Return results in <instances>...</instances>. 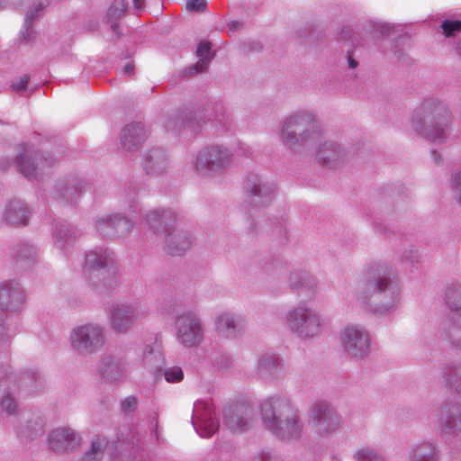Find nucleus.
<instances>
[{"instance_id":"nucleus-41","label":"nucleus","mask_w":461,"mask_h":461,"mask_svg":"<svg viewBox=\"0 0 461 461\" xmlns=\"http://www.w3.org/2000/svg\"><path fill=\"white\" fill-rule=\"evenodd\" d=\"M442 426L446 429L456 430L461 428V420L456 417L447 418L446 420L442 419Z\"/></svg>"},{"instance_id":"nucleus-38","label":"nucleus","mask_w":461,"mask_h":461,"mask_svg":"<svg viewBox=\"0 0 461 461\" xmlns=\"http://www.w3.org/2000/svg\"><path fill=\"white\" fill-rule=\"evenodd\" d=\"M335 149H336V147L334 144L332 143H325L323 145V150H327L329 152H331L332 154L331 155H322V150H319L318 151V156H319V159L320 161H321L323 164H326L327 160H330L331 159V158H333L335 156Z\"/></svg>"},{"instance_id":"nucleus-40","label":"nucleus","mask_w":461,"mask_h":461,"mask_svg":"<svg viewBox=\"0 0 461 461\" xmlns=\"http://www.w3.org/2000/svg\"><path fill=\"white\" fill-rule=\"evenodd\" d=\"M206 7L204 0H188L186 8L188 11H203Z\"/></svg>"},{"instance_id":"nucleus-2","label":"nucleus","mask_w":461,"mask_h":461,"mask_svg":"<svg viewBox=\"0 0 461 461\" xmlns=\"http://www.w3.org/2000/svg\"><path fill=\"white\" fill-rule=\"evenodd\" d=\"M448 122L449 113L446 107L440 103L427 100L415 111L411 127L419 135L440 143L447 138Z\"/></svg>"},{"instance_id":"nucleus-1","label":"nucleus","mask_w":461,"mask_h":461,"mask_svg":"<svg viewBox=\"0 0 461 461\" xmlns=\"http://www.w3.org/2000/svg\"><path fill=\"white\" fill-rule=\"evenodd\" d=\"M260 410L264 427L276 438L290 440L302 436L303 423L287 398H267L262 402Z\"/></svg>"},{"instance_id":"nucleus-26","label":"nucleus","mask_w":461,"mask_h":461,"mask_svg":"<svg viewBox=\"0 0 461 461\" xmlns=\"http://www.w3.org/2000/svg\"><path fill=\"white\" fill-rule=\"evenodd\" d=\"M411 461H437L436 448L429 443L415 447L411 453Z\"/></svg>"},{"instance_id":"nucleus-10","label":"nucleus","mask_w":461,"mask_h":461,"mask_svg":"<svg viewBox=\"0 0 461 461\" xmlns=\"http://www.w3.org/2000/svg\"><path fill=\"white\" fill-rule=\"evenodd\" d=\"M146 309L140 303H118L109 311L111 327L116 332H126L135 322L144 319Z\"/></svg>"},{"instance_id":"nucleus-15","label":"nucleus","mask_w":461,"mask_h":461,"mask_svg":"<svg viewBox=\"0 0 461 461\" xmlns=\"http://www.w3.org/2000/svg\"><path fill=\"white\" fill-rule=\"evenodd\" d=\"M82 442L78 433L70 428L53 429L48 438L49 448L56 453H68L77 449Z\"/></svg>"},{"instance_id":"nucleus-44","label":"nucleus","mask_w":461,"mask_h":461,"mask_svg":"<svg viewBox=\"0 0 461 461\" xmlns=\"http://www.w3.org/2000/svg\"><path fill=\"white\" fill-rule=\"evenodd\" d=\"M440 29H461V20H445L442 22Z\"/></svg>"},{"instance_id":"nucleus-39","label":"nucleus","mask_w":461,"mask_h":461,"mask_svg":"<svg viewBox=\"0 0 461 461\" xmlns=\"http://www.w3.org/2000/svg\"><path fill=\"white\" fill-rule=\"evenodd\" d=\"M452 187L455 193L456 198L461 203V171L457 172L452 181Z\"/></svg>"},{"instance_id":"nucleus-21","label":"nucleus","mask_w":461,"mask_h":461,"mask_svg":"<svg viewBox=\"0 0 461 461\" xmlns=\"http://www.w3.org/2000/svg\"><path fill=\"white\" fill-rule=\"evenodd\" d=\"M112 260V254L107 249L100 248L89 251L85 260V275L87 276L89 274L90 276L91 273L106 267Z\"/></svg>"},{"instance_id":"nucleus-63","label":"nucleus","mask_w":461,"mask_h":461,"mask_svg":"<svg viewBox=\"0 0 461 461\" xmlns=\"http://www.w3.org/2000/svg\"><path fill=\"white\" fill-rule=\"evenodd\" d=\"M458 346L461 347V343H458Z\"/></svg>"},{"instance_id":"nucleus-16","label":"nucleus","mask_w":461,"mask_h":461,"mask_svg":"<svg viewBox=\"0 0 461 461\" xmlns=\"http://www.w3.org/2000/svg\"><path fill=\"white\" fill-rule=\"evenodd\" d=\"M45 165H49L47 158H38L36 152L27 147L23 152L19 155L17 167L19 171L28 179H36L38 171L43 169Z\"/></svg>"},{"instance_id":"nucleus-8","label":"nucleus","mask_w":461,"mask_h":461,"mask_svg":"<svg viewBox=\"0 0 461 461\" xmlns=\"http://www.w3.org/2000/svg\"><path fill=\"white\" fill-rule=\"evenodd\" d=\"M70 345L79 354L93 353L104 345V330L96 324H85L74 328L69 337Z\"/></svg>"},{"instance_id":"nucleus-4","label":"nucleus","mask_w":461,"mask_h":461,"mask_svg":"<svg viewBox=\"0 0 461 461\" xmlns=\"http://www.w3.org/2000/svg\"><path fill=\"white\" fill-rule=\"evenodd\" d=\"M146 221L155 232L161 230L164 234L165 246L169 254L180 255L191 247L190 237L183 230L172 227L176 217L170 211H153L147 215Z\"/></svg>"},{"instance_id":"nucleus-54","label":"nucleus","mask_w":461,"mask_h":461,"mask_svg":"<svg viewBox=\"0 0 461 461\" xmlns=\"http://www.w3.org/2000/svg\"><path fill=\"white\" fill-rule=\"evenodd\" d=\"M261 461H269L271 456L268 453L263 452L259 456Z\"/></svg>"},{"instance_id":"nucleus-19","label":"nucleus","mask_w":461,"mask_h":461,"mask_svg":"<svg viewBox=\"0 0 461 461\" xmlns=\"http://www.w3.org/2000/svg\"><path fill=\"white\" fill-rule=\"evenodd\" d=\"M196 55L199 60L183 71L185 77L202 73L208 68L214 56L211 51L210 42L206 41H201L197 47Z\"/></svg>"},{"instance_id":"nucleus-55","label":"nucleus","mask_w":461,"mask_h":461,"mask_svg":"<svg viewBox=\"0 0 461 461\" xmlns=\"http://www.w3.org/2000/svg\"><path fill=\"white\" fill-rule=\"evenodd\" d=\"M446 38L453 37L456 31H443Z\"/></svg>"},{"instance_id":"nucleus-36","label":"nucleus","mask_w":461,"mask_h":461,"mask_svg":"<svg viewBox=\"0 0 461 461\" xmlns=\"http://www.w3.org/2000/svg\"><path fill=\"white\" fill-rule=\"evenodd\" d=\"M164 376L167 382L176 383L183 379V371L178 366H173L165 370Z\"/></svg>"},{"instance_id":"nucleus-42","label":"nucleus","mask_w":461,"mask_h":461,"mask_svg":"<svg viewBox=\"0 0 461 461\" xmlns=\"http://www.w3.org/2000/svg\"><path fill=\"white\" fill-rule=\"evenodd\" d=\"M136 405V398L133 396H129L122 402V411L123 412H131L135 409Z\"/></svg>"},{"instance_id":"nucleus-23","label":"nucleus","mask_w":461,"mask_h":461,"mask_svg":"<svg viewBox=\"0 0 461 461\" xmlns=\"http://www.w3.org/2000/svg\"><path fill=\"white\" fill-rule=\"evenodd\" d=\"M167 165V158L164 150L152 149L144 158V167L148 174H159Z\"/></svg>"},{"instance_id":"nucleus-9","label":"nucleus","mask_w":461,"mask_h":461,"mask_svg":"<svg viewBox=\"0 0 461 461\" xmlns=\"http://www.w3.org/2000/svg\"><path fill=\"white\" fill-rule=\"evenodd\" d=\"M230 154L227 149L212 146L199 151L194 165L197 171L212 176L221 173L230 164Z\"/></svg>"},{"instance_id":"nucleus-59","label":"nucleus","mask_w":461,"mask_h":461,"mask_svg":"<svg viewBox=\"0 0 461 461\" xmlns=\"http://www.w3.org/2000/svg\"><path fill=\"white\" fill-rule=\"evenodd\" d=\"M456 50L461 55V42L457 45Z\"/></svg>"},{"instance_id":"nucleus-58","label":"nucleus","mask_w":461,"mask_h":461,"mask_svg":"<svg viewBox=\"0 0 461 461\" xmlns=\"http://www.w3.org/2000/svg\"><path fill=\"white\" fill-rule=\"evenodd\" d=\"M23 436L32 438V434L27 433L26 431H22Z\"/></svg>"},{"instance_id":"nucleus-12","label":"nucleus","mask_w":461,"mask_h":461,"mask_svg":"<svg viewBox=\"0 0 461 461\" xmlns=\"http://www.w3.org/2000/svg\"><path fill=\"white\" fill-rule=\"evenodd\" d=\"M26 296L20 285L14 281H5L0 284V340L5 338L4 326V312H16L21 309Z\"/></svg>"},{"instance_id":"nucleus-61","label":"nucleus","mask_w":461,"mask_h":461,"mask_svg":"<svg viewBox=\"0 0 461 461\" xmlns=\"http://www.w3.org/2000/svg\"><path fill=\"white\" fill-rule=\"evenodd\" d=\"M453 409H454V411H455V413H457V412H458V410H457V409H455V408H453Z\"/></svg>"},{"instance_id":"nucleus-20","label":"nucleus","mask_w":461,"mask_h":461,"mask_svg":"<svg viewBox=\"0 0 461 461\" xmlns=\"http://www.w3.org/2000/svg\"><path fill=\"white\" fill-rule=\"evenodd\" d=\"M147 132L141 123L128 125L123 129L121 141L124 149L133 150L146 139Z\"/></svg>"},{"instance_id":"nucleus-57","label":"nucleus","mask_w":461,"mask_h":461,"mask_svg":"<svg viewBox=\"0 0 461 461\" xmlns=\"http://www.w3.org/2000/svg\"><path fill=\"white\" fill-rule=\"evenodd\" d=\"M447 412H450L452 414V411H451L450 409L447 411ZM445 413H447V410H441L440 411V416H443Z\"/></svg>"},{"instance_id":"nucleus-32","label":"nucleus","mask_w":461,"mask_h":461,"mask_svg":"<svg viewBox=\"0 0 461 461\" xmlns=\"http://www.w3.org/2000/svg\"><path fill=\"white\" fill-rule=\"evenodd\" d=\"M225 424L231 431H243L249 426V421L238 415H230L225 418Z\"/></svg>"},{"instance_id":"nucleus-45","label":"nucleus","mask_w":461,"mask_h":461,"mask_svg":"<svg viewBox=\"0 0 461 461\" xmlns=\"http://www.w3.org/2000/svg\"><path fill=\"white\" fill-rule=\"evenodd\" d=\"M297 278H298V276H293V277H292V279H291V285H292L294 288L297 289V288H300V287H306V286H308V284L310 283V282H309V280H305V281H303V282H301V281H300V282L294 281V280H295V279H297Z\"/></svg>"},{"instance_id":"nucleus-52","label":"nucleus","mask_w":461,"mask_h":461,"mask_svg":"<svg viewBox=\"0 0 461 461\" xmlns=\"http://www.w3.org/2000/svg\"><path fill=\"white\" fill-rule=\"evenodd\" d=\"M33 32H34V31H23V32H22V35H21L22 39H23V40H26L27 38H29V39H30L31 34H32Z\"/></svg>"},{"instance_id":"nucleus-22","label":"nucleus","mask_w":461,"mask_h":461,"mask_svg":"<svg viewBox=\"0 0 461 461\" xmlns=\"http://www.w3.org/2000/svg\"><path fill=\"white\" fill-rule=\"evenodd\" d=\"M28 207L19 200L11 201L6 206L5 220L11 225H25L29 220Z\"/></svg>"},{"instance_id":"nucleus-5","label":"nucleus","mask_w":461,"mask_h":461,"mask_svg":"<svg viewBox=\"0 0 461 461\" xmlns=\"http://www.w3.org/2000/svg\"><path fill=\"white\" fill-rule=\"evenodd\" d=\"M285 321L289 330L304 339L319 336L327 326L325 320L304 303L292 307L286 313Z\"/></svg>"},{"instance_id":"nucleus-28","label":"nucleus","mask_w":461,"mask_h":461,"mask_svg":"<svg viewBox=\"0 0 461 461\" xmlns=\"http://www.w3.org/2000/svg\"><path fill=\"white\" fill-rule=\"evenodd\" d=\"M246 188L249 190L252 195L259 197H269L274 193V189L263 185L257 176L248 181Z\"/></svg>"},{"instance_id":"nucleus-51","label":"nucleus","mask_w":461,"mask_h":461,"mask_svg":"<svg viewBox=\"0 0 461 461\" xmlns=\"http://www.w3.org/2000/svg\"><path fill=\"white\" fill-rule=\"evenodd\" d=\"M431 156L435 163L440 162V155L437 151L433 150Z\"/></svg>"},{"instance_id":"nucleus-56","label":"nucleus","mask_w":461,"mask_h":461,"mask_svg":"<svg viewBox=\"0 0 461 461\" xmlns=\"http://www.w3.org/2000/svg\"><path fill=\"white\" fill-rule=\"evenodd\" d=\"M238 26H240V24L238 23H231V24H230V29H235L237 28Z\"/></svg>"},{"instance_id":"nucleus-60","label":"nucleus","mask_w":461,"mask_h":461,"mask_svg":"<svg viewBox=\"0 0 461 461\" xmlns=\"http://www.w3.org/2000/svg\"><path fill=\"white\" fill-rule=\"evenodd\" d=\"M25 380H26V379H25L24 377H23V378H21V380H20V381L23 383V384H26V381H25Z\"/></svg>"},{"instance_id":"nucleus-13","label":"nucleus","mask_w":461,"mask_h":461,"mask_svg":"<svg viewBox=\"0 0 461 461\" xmlns=\"http://www.w3.org/2000/svg\"><path fill=\"white\" fill-rule=\"evenodd\" d=\"M176 336L185 348L198 346L203 338V331L197 316L193 312H184L176 319Z\"/></svg>"},{"instance_id":"nucleus-35","label":"nucleus","mask_w":461,"mask_h":461,"mask_svg":"<svg viewBox=\"0 0 461 461\" xmlns=\"http://www.w3.org/2000/svg\"><path fill=\"white\" fill-rule=\"evenodd\" d=\"M358 461H383V458L372 448L363 447L356 454Z\"/></svg>"},{"instance_id":"nucleus-31","label":"nucleus","mask_w":461,"mask_h":461,"mask_svg":"<svg viewBox=\"0 0 461 461\" xmlns=\"http://www.w3.org/2000/svg\"><path fill=\"white\" fill-rule=\"evenodd\" d=\"M447 303L453 311L461 312V287H451L446 293Z\"/></svg>"},{"instance_id":"nucleus-14","label":"nucleus","mask_w":461,"mask_h":461,"mask_svg":"<svg viewBox=\"0 0 461 461\" xmlns=\"http://www.w3.org/2000/svg\"><path fill=\"white\" fill-rule=\"evenodd\" d=\"M192 422L195 431L202 438H210L218 429L212 406L209 402L197 401L194 402Z\"/></svg>"},{"instance_id":"nucleus-48","label":"nucleus","mask_w":461,"mask_h":461,"mask_svg":"<svg viewBox=\"0 0 461 461\" xmlns=\"http://www.w3.org/2000/svg\"><path fill=\"white\" fill-rule=\"evenodd\" d=\"M133 5L136 9L141 10L145 7V0H132Z\"/></svg>"},{"instance_id":"nucleus-47","label":"nucleus","mask_w":461,"mask_h":461,"mask_svg":"<svg viewBox=\"0 0 461 461\" xmlns=\"http://www.w3.org/2000/svg\"><path fill=\"white\" fill-rule=\"evenodd\" d=\"M122 72L125 76H131L134 72V66L131 63H128L124 66Z\"/></svg>"},{"instance_id":"nucleus-24","label":"nucleus","mask_w":461,"mask_h":461,"mask_svg":"<svg viewBox=\"0 0 461 461\" xmlns=\"http://www.w3.org/2000/svg\"><path fill=\"white\" fill-rule=\"evenodd\" d=\"M105 437L95 436L91 441V447L82 456L79 461H100L108 447Z\"/></svg>"},{"instance_id":"nucleus-11","label":"nucleus","mask_w":461,"mask_h":461,"mask_svg":"<svg viewBox=\"0 0 461 461\" xmlns=\"http://www.w3.org/2000/svg\"><path fill=\"white\" fill-rule=\"evenodd\" d=\"M344 350L354 358H362L370 352V336L362 327L348 325L340 334Z\"/></svg>"},{"instance_id":"nucleus-7","label":"nucleus","mask_w":461,"mask_h":461,"mask_svg":"<svg viewBox=\"0 0 461 461\" xmlns=\"http://www.w3.org/2000/svg\"><path fill=\"white\" fill-rule=\"evenodd\" d=\"M312 130V134L319 135L315 129V117L312 113L300 111L297 112L284 122L281 131L283 140L290 147L303 143L308 138V132Z\"/></svg>"},{"instance_id":"nucleus-43","label":"nucleus","mask_w":461,"mask_h":461,"mask_svg":"<svg viewBox=\"0 0 461 461\" xmlns=\"http://www.w3.org/2000/svg\"><path fill=\"white\" fill-rule=\"evenodd\" d=\"M28 83H29V76L23 75L19 78L18 81L14 82L12 84V87L16 91H23V90H25Z\"/></svg>"},{"instance_id":"nucleus-25","label":"nucleus","mask_w":461,"mask_h":461,"mask_svg":"<svg viewBox=\"0 0 461 461\" xmlns=\"http://www.w3.org/2000/svg\"><path fill=\"white\" fill-rule=\"evenodd\" d=\"M236 321L230 312H223L217 316L215 320V329L217 332L223 337H230L236 331Z\"/></svg>"},{"instance_id":"nucleus-53","label":"nucleus","mask_w":461,"mask_h":461,"mask_svg":"<svg viewBox=\"0 0 461 461\" xmlns=\"http://www.w3.org/2000/svg\"><path fill=\"white\" fill-rule=\"evenodd\" d=\"M8 166H9V160L8 159L3 158V159L0 160V167L2 169L7 168Z\"/></svg>"},{"instance_id":"nucleus-33","label":"nucleus","mask_w":461,"mask_h":461,"mask_svg":"<svg viewBox=\"0 0 461 461\" xmlns=\"http://www.w3.org/2000/svg\"><path fill=\"white\" fill-rule=\"evenodd\" d=\"M279 358L273 354H265L258 360V372L263 373L276 367L279 365Z\"/></svg>"},{"instance_id":"nucleus-6","label":"nucleus","mask_w":461,"mask_h":461,"mask_svg":"<svg viewBox=\"0 0 461 461\" xmlns=\"http://www.w3.org/2000/svg\"><path fill=\"white\" fill-rule=\"evenodd\" d=\"M307 422L315 435L326 438L339 429L341 419L330 403L317 402L311 406Z\"/></svg>"},{"instance_id":"nucleus-49","label":"nucleus","mask_w":461,"mask_h":461,"mask_svg":"<svg viewBox=\"0 0 461 461\" xmlns=\"http://www.w3.org/2000/svg\"><path fill=\"white\" fill-rule=\"evenodd\" d=\"M33 430H34L33 431V435H37L39 433H41L43 431L42 422H36Z\"/></svg>"},{"instance_id":"nucleus-34","label":"nucleus","mask_w":461,"mask_h":461,"mask_svg":"<svg viewBox=\"0 0 461 461\" xmlns=\"http://www.w3.org/2000/svg\"><path fill=\"white\" fill-rule=\"evenodd\" d=\"M74 231L70 229L60 226L59 229L55 231V238H56V243L60 248H64L65 242H70L73 240L74 237Z\"/></svg>"},{"instance_id":"nucleus-37","label":"nucleus","mask_w":461,"mask_h":461,"mask_svg":"<svg viewBox=\"0 0 461 461\" xmlns=\"http://www.w3.org/2000/svg\"><path fill=\"white\" fill-rule=\"evenodd\" d=\"M0 406L3 411L5 412L12 414L16 410V403L10 394H6L5 396L2 397L0 400Z\"/></svg>"},{"instance_id":"nucleus-17","label":"nucleus","mask_w":461,"mask_h":461,"mask_svg":"<svg viewBox=\"0 0 461 461\" xmlns=\"http://www.w3.org/2000/svg\"><path fill=\"white\" fill-rule=\"evenodd\" d=\"M131 227V222L124 217H103L96 222L97 230L104 237H120L127 233Z\"/></svg>"},{"instance_id":"nucleus-29","label":"nucleus","mask_w":461,"mask_h":461,"mask_svg":"<svg viewBox=\"0 0 461 461\" xmlns=\"http://www.w3.org/2000/svg\"><path fill=\"white\" fill-rule=\"evenodd\" d=\"M142 362L146 366L158 365L161 362V352L158 345L146 346L142 351Z\"/></svg>"},{"instance_id":"nucleus-62","label":"nucleus","mask_w":461,"mask_h":461,"mask_svg":"<svg viewBox=\"0 0 461 461\" xmlns=\"http://www.w3.org/2000/svg\"><path fill=\"white\" fill-rule=\"evenodd\" d=\"M70 192H71L70 189L66 190V193H70Z\"/></svg>"},{"instance_id":"nucleus-3","label":"nucleus","mask_w":461,"mask_h":461,"mask_svg":"<svg viewBox=\"0 0 461 461\" xmlns=\"http://www.w3.org/2000/svg\"><path fill=\"white\" fill-rule=\"evenodd\" d=\"M372 282L359 294V300L373 299L372 311L376 314H385L396 308L400 302V288L390 282L386 276L381 275L379 269L368 272Z\"/></svg>"},{"instance_id":"nucleus-46","label":"nucleus","mask_w":461,"mask_h":461,"mask_svg":"<svg viewBox=\"0 0 461 461\" xmlns=\"http://www.w3.org/2000/svg\"><path fill=\"white\" fill-rule=\"evenodd\" d=\"M24 250H26L28 252V254H25V252L23 254H21V257H26V258H29V257H35L36 254H37V251L36 249L32 247V246H25L24 248Z\"/></svg>"},{"instance_id":"nucleus-18","label":"nucleus","mask_w":461,"mask_h":461,"mask_svg":"<svg viewBox=\"0 0 461 461\" xmlns=\"http://www.w3.org/2000/svg\"><path fill=\"white\" fill-rule=\"evenodd\" d=\"M98 371L103 378L111 383L119 382L126 374L124 364L112 357H107L101 360Z\"/></svg>"},{"instance_id":"nucleus-30","label":"nucleus","mask_w":461,"mask_h":461,"mask_svg":"<svg viewBox=\"0 0 461 461\" xmlns=\"http://www.w3.org/2000/svg\"><path fill=\"white\" fill-rule=\"evenodd\" d=\"M444 379L447 384H450L456 391L461 390V386L456 384L458 380H461V365L448 366L446 369Z\"/></svg>"},{"instance_id":"nucleus-27","label":"nucleus","mask_w":461,"mask_h":461,"mask_svg":"<svg viewBox=\"0 0 461 461\" xmlns=\"http://www.w3.org/2000/svg\"><path fill=\"white\" fill-rule=\"evenodd\" d=\"M127 4L124 0H114L106 13V20L111 23L112 29H114L115 22L119 20L125 13Z\"/></svg>"},{"instance_id":"nucleus-50","label":"nucleus","mask_w":461,"mask_h":461,"mask_svg":"<svg viewBox=\"0 0 461 461\" xmlns=\"http://www.w3.org/2000/svg\"><path fill=\"white\" fill-rule=\"evenodd\" d=\"M348 60L350 68H355L357 66V62L350 55H348Z\"/></svg>"}]
</instances>
